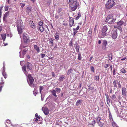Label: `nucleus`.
<instances>
[{
    "instance_id": "nucleus-1",
    "label": "nucleus",
    "mask_w": 127,
    "mask_h": 127,
    "mask_svg": "<svg viewBox=\"0 0 127 127\" xmlns=\"http://www.w3.org/2000/svg\"><path fill=\"white\" fill-rule=\"evenodd\" d=\"M32 66L31 63L27 62L26 65H25L22 67L23 71L27 77L28 74V72L29 70H32Z\"/></svg>"
},
{
    "instance_id": "nucleus-2",
    "label": "nucleus",
    "mask_w": 127,
    "mask_h": 127,
    "mask_svg": "<svg viewBox=\"0 0 127 127\" xmlns=\"http://www.w3.org/2000/svg\"><path fill=\"white\" fill-rule=\"evenodd\" d=\"M77 0H68L70 8L72 11L75 10L79 4L77 2Z\"/></svg>"
},
{
    "instance_id": "nucleus-3",
    "label": "nucleus",
    "mask_w": 127,
    "mask_h": 127,
    "mask_svg": "<svg viewBox=\"0 0 127 127\" xmlns=\"http://www.w3.org/2000/svg\"><path fill=\"white\" fill-rule=\"evenodd\" d=\"M22 48H25V49H24L23 51H21L19 52V56L21 58L24 57V56L26 54V52L28 50V48L27 46H24L22 44H21L20 46V49H21Z\"/></svg>"
},
{
    "instance_id": "nucleus-4",
    "label": "nucleus",
    "mask_w": 127,
    "mask_h": 127,
    "mask_svg": "<svg viewBox=\"0 0 127 127\" xmlns=\"http://www.w3.org/2000/svg\"><path fill=\"white\" fill-rule=\"evenodd\" d=\"M113 15L110 14L107 16L105 22L108 24H112L114 23L116 20L115 17L114 18Z\"/></svg>"
},
{
    "instance_id": "nucleus-5",
    "label": "nucleus",
    "mask_w": 127,
    "mask_h": 127,
    "mask_svg": "<svg viewBox=\"0 0 127 127\" xmlns=\"http://www.w3.org/2000/svg\"><path fill=\"white\" fill-rule=\"evenodd\" d=\"M28 77L29 80L27 79V80L29 84L32 87L34 88L35 85L33 83L34 81V79L31 74H28Z\"/></svg>"
},
{
    "instance_id": "nucleus-6",
    "label": "nucleus",
    "mask_w": 127,
    "mask_h": 127,
    "mask_svg": "<svg viewBox=\"0 0 127 127\" xmlns=\"http://www.w3.org/2000/svg\"><path fill=\"white\" fill-rule=\"evenodd\" d=\"M115 4L113 0H108L107 2L105 4L106 8L108 9H110Z\"/></svg>"
},
{
    "instance_id": "nucleus-7",
    "label": "nucleus",
    "mask_w": 127,
    "mask_h": 127,
    "mask_svg": "<svg viewBox=\"0 0 127 127\" xmlns=\"http://www.w3.org/2000/svg\"><path fill=\"white\" fill-rule=\"evenodd\" d=\"M108 30L107 26H104L101 29V34L102 36H105L108 35L109 33L107 32Z\"/></svg>"
},
{
    "instance_id": "nucleus-8",
    "label": "nucleus",
    "mask_w": 127,
    "mask_h": 127,
    "mask_svg": "<svg viewBox=\"0 0 127 127\" xmlns=\"http://www.w3.org/2000/svg\"><path fill=\"white\" fill-rule=\"evenodd\" d=\"M96 121L98 125L100 127H102L104 125V121L103 119H102L100 117H98Z\"/></svg>"
},
{
    "instance_id": "nucleus-9",
    "label": "nucleus",
    "mask_w": 127,
    "mask_h": 127,
    "mask_svg": "<svg viewBox=\"0 0 127 127\" xmlns=\"http://www.w3.org/2000/svg\"><path fill=\"white\" fill-rule=\"evenodd\" d=\"M113 86L115 88H117V85L118 86L119 88H121V85L120 83V81H118L117 80H115L113 82Z\"/></svg>"
},
{
    "instance_id": "nucleus-10",
    "label": "nucleus",
    "mask_w": 127,
    "mask_h": 127,
    "mask_svg": "<svg viewBox=\"0 0 127 127\" xmlns=\"http://www.w3.org/2000/svg\"><path fill=\"white\" fill-rule=\"evenodd\" d=\"M117 30V29H114L112 31L111 36L112 38L114 39L116 38L118 35Z\"/></svg>"
},
{
    "instance_id": "nucleus-11",
    "label": "nucleus",
    "mask_w": 127,
    "mask_h": 127,
    "mask_svg": "<svg viewBox=\"0 0 127 127\" xmlns=\"http://www.w3.org/2000/svg\"><path fill=\"white\" fill-rule=\"evenodd\" d=\"M127 90L125 87H123L122 89V96L124 98H125L127 96Z\"/></svg>"
},
{
    "instance_id": "nucleus-12",
    "label": "nucleus",
    "mask_w": 127,
    "mask_h": 127,
    "mask_svg": "<svg viewBox=\"0 0 127 127\" xmlns=\"http://www.w3.org/2000/svg\"><path fill=\"white\" fill-rule=\"evenodd\" d=\"M23 38L25 43H27L29 41V37L27 34H23Z\"/></svg>"
},
{
    "instance_id": "nucleus-13",
    "label": "nucleus",
    "mask_w": 127,
    "mask_h": 127,
    "mask_svg": "<svg viewBox=\"0 0 127 127\" xmlns=\"http://www.w3.org/2000/svg\"><path fill=\"white\" fill-rule=\"evenodd\" d=\"M42 110L45 115H47L49 113V111L47 108L43 107L42 108Z\"/></svg>"
},
{
    "instance_id": "nucleus-14",
    "label": "nucleus",
    "mask_w": 127,
    "mask_h": 127,
    "mask_svg": "<svg viewBox=\"0 0 127 127\" xmlns=\"http://www.w3.org/2000/svg\"><path fill=\"white\" fill-rule=\"evenodd\" d=\"M107 43V41L106 40H104L102 42V48L103 49L105 50L106 48V46Z\"/></svg>"
},
{
    "instance_id": "nucleus-15",
    "label": "nucleus",
    "mask_w": 127,
    "mask_h": 127,
    "mask_svg": "<svg viewBox=\"0 0 127 127\" xmlns=\"http://www.w3.org/2000/svg\"><path fill=\"white\" fill-rule=\"evenodd\" d=\"M74 23L73 19L70 17H69V24L70 27H71L73 25Z\"/></svg>"
},
{
    "instance_id": "nucleus-16",
    "label": "nucleus",
    "mask_w": 127,
    "mask_h": 127,
    "mask_svg": "<svg viewBox=\"0 0 127 127\" xmlns=\"http://www.w3.org/2000/svg\"><path fill=\"white\" fill-rule=\"evenodd\" d=\"M106 98V101L108 105L110 106V100L108 95H105Z\"/></svg>"
},
{
    "instance_id": "nucleus-17",
    "label": "nucleus",
    "mask_w": 127,
    "mask_h": 127,
    "mask_svg": "<svg viewBox=\"0 0 127 127\" xmlns=\"http://www.w3.org/2000/svg\"><path fill=\"white\" fill-rule=\"evenodd\" d=\"M17 29L18 32L19 34L21 33L22 32V27L20 26L19 25H17Z\"/></svg>"
},
{
    "instance_id": "nucleus-18",
    "label": "nucleus",
    "mask_w": 127,
    "mask_h": 127,
    "mask_svg": "<svg viewBox=\"0 0 127 127\" xmlns=\"http://www.w3.org/2000/svg\"><path fill=\"white\" fill-rule=\"evenodd\" d=\"M34 49L36 50V51L38 53H39L40 52V49L39 48V47H38L37 45H35L34 46Z\"/></svg>"
},
{
    "instance_id": "nucleus-19",
    "label": "nucleus",
    "mask_w": 127,
    "mask_h": 127,
    "mask_svg": "<svg viewBox=\"0 0 127 127\" xmlns=\"http://www.w3.org/2000/svg\"><path fill=\"white\" fill-rule=\"evenodd\" d=\"M32 9V7H28L26 9V11L28 13H29L30 12H31Z\"/></svg>"
},
{
    "instance_id": "nucleus-20",
    "label": "nucleus",
    "mask_w": 127,
    "mask_h": 127,
    "mask_svg": "<svg viewBox=\"0 0 127 127\" xmlns=\"http://www.w3.org/2000/svg\"><path fill=\"white\" fill-rule=\"evenodd\" d=\"M92 29L91 28L89 29V30L88 34V36L89 37H90V38L92 37Z\"/></svg>"
},
{
    "instance_id": "nucleus-21",
    "label": "nucleus",
    "mask_w": 127,
    "mask_h": 127,
    "mask_svg": "<svg viewBox=\"0 0 127 127\" xmlns=\"http://www.w3.org/2000/svg\"><path fill=\"white\" fill-rule=\"evenodd\" d=\"M29 23L30 24V26L33 29H34L35 28V26L33 23L32 21H30Z\"/></svg>"
},
{
    "instance_id": "nucleus-22",
    "label": "nucleus",
    "mask_w": 127,
    "mask_h": 127,
    "mask_svg": "<svg viewBox=\"0 0 127 127\" xmlns=\"http://www.w3.org/2000/svg\"><path fill=\"white\" fill-rule=\"evenodd\" d=\"M91 85L89 84L87 85V86L88 87V89L91 90H93L94 89V88L93 87H91Z\"/></svg>"
},
{
    "instance_id": "nucleus-23",
    "label": "nucleus",
    "mask_w": 127,
    "mask_h": 127,
    "mask_svg": "<svg viewBox=\"0 0 127 127\" xmlns=\"http://www.w3.org/2000/svg\"><path fill=\"white\" fill-rule=\"evenodd\" d=\"M64 77L65 76L64 75H62L59 78V80L60 81H63L64 79Z\"/></svg>"
},
{
    "instance_id": "nucleus-24",
    "label": "nucleus",
    "mask_w": 127,
    "mask_h": 127,
    "mask_svg": "<svg viewBox=\"0 0 127 127\" xmlns=\"http://www.w3.org/2000/svg\"><path fill=\"white\" fill-rule=\"evenodd\" d=\"M73 70L72 68H70L67 71V74L68 75H70V74L73 73Z\"/></svg>"
},
{
    "instance_id": "nucleus-25",
    "label": "nucleus",
    "mask_w": 127,
    "mask_h": 127,
    "mask_svg": "<svg viewBox=\"0 0 127 127\" xmlns=\"http://www.w3.org/2000/svg\"><path fill=\"white\" fill-rule=\"evenodd\" d=\"M56 90H54L51 91L52 94L54 96L56 97L57 95L56 94Z\"/></svg>"
},
{
    "instance_id": "nucleus-26",
    "label": "nucleus",
    "mask_w": 127,
    "mask_h": 127,
    "mask_svg": "<svg viewBox=\"0 0 127 127\" xmlns=\"http://www.w3.org/2000/svg\"><path fill=\"white\" fill-rule=\"evenodd\" d=\"M38 29H39L41 32H43L44 30V28L42 26H39L38 28Z\"/></svg>"
},
{
    "instance_id": "nucleus-27",
    "label": "nucleus",
    "mask_w": 127,
    "mask_h": 127,
    "mask_svg": "<svg viewBox=\"0 0 127 127\" xmlns=\"http://www.w3.org/2000/svg\"><path fill=\"white\" fill-rule=\"evenodd\" d=\"M82 101V100H78L76 102V105L77 106H78L80 104L81 102V101Z\"/></svg>"
},
{
    "instance_id": "nucleus-28",
    "label": "nucleus",
    "mask_w": 127,
    "mask_h": 127,
    "mask_svg": "<svg viewBox=\"0 0 127 127\" xmlns=\"http://www.w3.org/2000/svg\"><path fill=\"white\" fill-rule=\"evenodd\" d=\"M124 23V22L123 21L121 20L117 22V24L119 26H121Z\"/></svg>"
},
{
    "instance_id": "nucleus-29",
    "label": "nucleus",
    "mask_w": 127,
    "mask_h": 127,
    "mask_svg": "<svg viewBox=\"0 0 127 127\" xmlns=\"http://www.w3.org/2000/svg\"><path fill=\"white\" fill-rule=\"evenodd\" d=\"M1 36L2 37V38L3 40V41H5V39L6 38V35L5 34H1Z\"/></svg>"
},
{
    "instance_id": "nucleus-30",
    "label": "nucleus",
    "mask_w": 127,
    "mask_h": 127,
    "mask_svg": "<svg viewBox=\"0 0 127 127\" xmlns=\"http://www.w3.org/2000/svg\"><path fill=\"white\" fill-rule=\"evenodd\" d=\"M112 126L113 127H118L117 124L113 121L112 124Z\"/></svg>"
},
{
    "instance_id": "nucleus-31",
    "label": "nucleus",
    "mask_w": 127,
    "mask_h": 127,
    "mask_svg": "<svg viewBox=\"0 0 127 127\" xmlns=\"http://www.w3.org/2000/svg\"><path fill=\"white\" fill-rule=\"evenodd\" d=\"M55 35V38L57 40H58L59 39V36L58 35V34L57 33H56Z\"/></svg>"
},
{
    "instance_id": "nucleus-32",
    "label": "nucleus",
    "mask_w": 127,
    "mask_h": 127,
    "mask_svg": "<svg viewBox=\"0 0 127 127\" xmlns=\"http://www.w3.org/2000/svg\"><path fill=\"white\" fill-rule=\"evenodd\" d=\"M33 94L35 96H36V95L37 93V90L36 89H34V90L33 91Z\"/></svg>"
},
{
    "instance_id": "nucleus-33",
    "label": "nucleus",
    "mask_w": 127,
    "mask_h": 127,
    "mask_svg": "<svg viewBox=\"0 0 127 127\" xmlns=\"http://www.w3.org/2000/svg\"><path fill=\"white\" fill-rule=\"evenodd\" d=\"M75 48L76 49V51L77 52H79V48H80V46H79V45L76 46H74Z\"/></svg>"
},
{
    "instance_id": "nucleus-34",
    "label": "nucleus",
    "mask_w": 127,
    "mask_h": 127,
    "mask_svg": "<svg viewBox=\"0 0 127 127\" xmlns=\"http://www.w3.org/2000/svg\"><path fill=\"white\" fill-rule=\"evenodd\" d=\"M78 60H81L82 58L81 57V54L80 53H78Z\"/></svg>"
},
{
    "instance_id": "nucleus-35",
    "label": "nucleus",
    "mask_w": 127,
    "mask_h": 127,
    "mask_svg": "<svg viewBox=\"0 0 127 127\" xmlns=\"http://www.w3.org/2000/svg\"><path fill=\"white\" fill-rule=\"evenodd\" d=\"M9 15V13L8 12H6L4 14V17H3V19H4L5 18L7 17Z\"/></svg>"
},
{
    "instance_id": "nucleus-36",
    "label": "nucleus",
    "mask_w": 127,
    "mask_h": 127,
    "mask_svg": "<svg viewBox=\"0 0 127 127\" xmlns=\"http://www.w3.org/2000/svg\"><path fill=\"white\" fill-rule=\"evenodd\" d=\"M81 16V14H80L79 12L78 16L76 17L75 19L76 20L78 19Z\"/></svg>"
},
{
    "instance_id": "nucleus-37",
    "label": "nucleus",
    "mask_w": 127,
    "mask_h": 127,
    "mask_svg": "<svg viewBox=\"0 0 127 127\" xmlns=\"http://www.w3.org/2000/svg\"><path fill=\"white\" fill-rule=\"evenodd\" d=\"M69 45L70 46H73V44L72 43V39L69 43Z\"/></svg>"
},
{
    "instance_id": "nucleus-38",
    "label": "nucleus",
    "mask_w": 127,
    "mask_h": 127,
    "mask_svg": "<svg viewBox=\"0 0 127 127\" xmlns=\"http://www.w3.org/2000/svg\"><path fill=\"white\" fill-rule=\"evenodd\" d=\"M121 71L123 73H125L126 72V71L124 68H122L121 70Z\"/></svg>"
},
{
    "instance_id": "nucleus-39",
    "label": "nucleus",
    "mask_w": 127,
    "mask_h": 127,
    "mask_svg": "<svg viewBox=\"0 0 127 127\" xmlns=\"http://www.w3.org/2000/svg\"><path fill=\"white\" fill-rule=\"evenodd\" d=\"M51 0H48L47 1L46 4L48 6H50V5Z\"/></svg>"
},
{
    "instance_id": "nucleus-40",
    "label": "nucleus",
    "mask_w": 127,
    "mask_h": 127,
    "mask_svg": "<svg viewBox=\"0 0 127 127\" xmlns=\"http://www.w3.org/2000/svg\"><path fill=\"white\" fill-rule=\"evenodd\" d=\"M114 28H117L119 29L120 30H122V29L121 27H120V26H115Z\"/></svg>"
},
{
    "instance_id": "nucleus-41",
    "label": "nucleus",
    "mask_w": 127,
    "mask_h": 127,
    "mask_svg": "<svg viewBox=\"0 0 127 127\" xmlns=\"http://www.w3.org/2000/svg\"><path fill=\"white\" fill-rule=\"evenodd\" d=\"M43 89V87L42 86H40L39 87V91H40V94L41 93V91Z\"/></svg>"
},
{
    "instance_id": "nucleus-42",
    "label": "nucleus",
    "mask_w": 127,
    "mask_h": 127,
    "mask_svg": "<svg viewBox=\"0 0 127 127\" xmlns=\"http://www.w3.org/2000/svg\"><path fill=\"white\" fill-rule=\"evenodd\" d=\"M99 79V76H98L96 75L94 77V79L96 80H98Z\"/></svg>"
},
{
    "instance_id": "nucleus-43",
    "label": "nucleus",
    "mask_w": 127,
    "mask_h": 127,
    "mask_svg": "<svg viewBox=\"0 0 127 127\" xmlns=\"http://www.w3.org/2000/svg\"><path fill=\"white\" fill-rule=\"evenodd\" d=\"M5 72V67H4V64H3V69L2 70V74H3V73H4Z\"/></svg>"
},
{
    "instance_id": "nucleus-44",
    "label": "nucleus",
    "mask_w": 127,
    "mask_h": 127,
    "mask_svg": "<svg viewBox=\"0 0 127 127\" xmlns=\"http://www.w3.org/2000/svg\"><path fill=\"white\" fill-rule=\"evenodd\" d=\"M91 69V71L92 72H94L95 71V68L93 66H92L90 67Z\"/></svg>"
},
{
    "instance_id": "nucleus-45",
    "label": "nucleus",
    "mask_w": 127,
    "mask_h": 127,
    "mask_svg": "<svg viewBox=\"0 0 127 127\" xmlns=\"http://www.w3.org/2000/svg\"><path fill=\"white\" fill-rule=\"evenodd\" d=\"M50 42L51 43L52 45H53V39L52 38H50Z\"/></svg>"
},
{
    "instance_id": "nucleus-46",
    "label": "nucleus",
    "mask_w": 127,
    "mask_h": 127,
    "mask_svg": "<svg viewBox=\"0 0 127 127\" xmlns=\"http://www.w3.org/2000/svg\"><path fill=\"white\" fill-rule=\"evenodd\" d=\"M97 25H96L94 29V32H96V31L97 29Z\"/></svg>"
},
{
    "instance_id": "nucleus-47",
    "label": "nucleus",
    "mask_w": 127,
    "mask_h": 127,
    "mask_svg": "<svg viewBox=\"0 0 127 127\" xmlns=\"http://www.w3.org/2000/svg\"><path fill=\"white\" fill-rule=\"evenodd\" d=\"M116 98V97L114 95H113L112 97V99H113V100H115Z\"/></svg>"
},
{
    "instance_id": "nucleus-48",
    "label": "nucleus",
    "mask_w": 127,
    "mask_h": 127,
    "mask_svg": "<svg viewBox=\"0 0 127 127\" xmlns=\"http://www.w3.org/2000/svg\"><path fill=\"white\" fill-rule=\"evenodd\" d=\"M38 25L39 26H42L43 25V22L42 21H41L39 22V23L38 24Z\"/></svg>"
},
{
    "instance_id": "nucleus-49",
    "label": "nucleus",
    "mask_w": 127,
    "mask_h": 127,
    "mask_svg": "<svg viewBox=\"0 0 127 127\" xmlns=\"http://www.w3.org/2000/svg\"><path fill=\"white\" fill-rule=\"evenodd\" d=\"M62 10V9L61 8H60L58 9L57 11V13L58 14L60 13V12Z\"/></svg>"
},
{
    "instance_id": "nucleus-50",
    "label": "nucleus",
    "mask_w": 127,
    "mask_h": 127,
    "mask_svg": "<svg viewBox=\"0 0 127 127\" xmlns=\"http://www.w3.org/2000/svg\"><path fill=\"white\" fill-rule=\"evenodd\" d=\"M95 120H94L93 121H92V124L93 125V126H94L95 124Z\"/></svg>"
},
{
    "instance_id": "nucleus-51",
    "label": "nucleus",
    "mask_w": 127,
    "mask_h": 127,
    "mask_svg": "<svg viewBox=\"0 0 127 127\" xmlns=\"http://www.w3.org/2000/svg\"><path fill=\"white\" fill-rule=\"evenodd\" d=\"M56 92H57L58 93H59L61 91V89L60 88H56Z\"/></svg>"
},
{
    "instance_id": "nucleus-52",
    "label": "nucleus",
    "mask_w": 127,
    "mask_h": 127,
    "mask_svg": "<svg viewBox=\"0 0 127 127\" xmlns=\"http://www.w3.org/2000/svg\"><path fill=\"white\" fill-rule=\"evenodd\" d=\"M108 58L109 59V60H111L112 59V57L111 56V55H108Z\"/></svg>"
},
{
    "instance_id": "nucleus-53",
    "label": "nucleus",
    "mask_w": 127,
    "mask_h": 127,
    "mask_svg": "<svg viewBox=\"0 0 127 127\" xmlns=\"http://www.w3.org/2000/svg\"><path fill=\"white\" fill-rule=\"evenodd\" d=\"M109 66V64H105L104 66V67L105 68H107Z\"/></svg>"
},
{
    "instance_id": "nucleus-54",
    "label": "nucleus",
    "mask_w": 127,
    "mask_h": 127,
    "mask_svg": "<svg viewBox=\"0 0 127 127\" xmlns=\"http://www.w3.org/2000/svg\"><path fill=\"white\" fill-rule=\"evenodd\" d=\"M44 95H43L42 94H41V98L42 101H43L44 100Z\"/></svg>"
},
{
    "instance_id": "nucleus-55",
    "label": "nucleus",
    "mask_w": 127,
    "mask_h": 127,
    "mask_svg": "<svg viewBox=\"0 0 127 127\" xmlns=\"http://www.w3.org/2000/svg\"><path fill=\"white\" fill-rule=\"evenodd\" d=\"M2 75H3V76H4V78L5 79H6L7 78V75L6 74V73L5 72L3 73V74H2Z\"/></svg>"
},
{
    "instance_id": "nucleus-56",
    "label": "nucleus",
    "mask_w": 127,
    "mask_h": 127,
    "mask_svg": "<svg viewBox=\"0 0 127 127\" xmlns=\"http://www.w3.org/2000/svg\"><path fill=\"white\" fill-rule=\"evenodd\" d=\"M5 10V11H7L8 9V7L7 6H5L4 7Z\"/></svg>"
},
{
    "instance_id": "nucleus-57",
    "label": "nucleus",
    "mask_w": 127,
    "mask_h": 127,
    "mask_svg": "<svg viewBox=\"0 0 127 127\" xmlns=\"http://www.w3.org/2000/svg\"><path fill=\"white\" fill-rule=\"evenodd\" d=\"M45 54H41V57L42 58H43L45 56Z\"/></svg>"
},
{
    "instance_id": "nucleus-58",
    "label": "nucleus",
    "mask_w": 127,
    "mask_h": 127,
    "mask_svg": "<svg viewBox=\"0 0 127 127\" xmlns=\"http://www.w3.org/2000/svg\"><path fill=\"white\" fill-rule=\"evenodd\" d=\"M115 69H114L113 71V75H115Z\"/></svg>"
},
{
    "instance_id": "nucleus-59",
    "label": "nucleus",
    "mask_w": 127,
    "mask_h": 127,
    "mask_svg": "<svg viewBox=\"0 0 127 127\" xmlns=\"http://www.w3.org/2000/svg\"><path fill=\"white\" fill-rule=\"evenodd\" d=\"M20 5H21V7L22 8H23L25 6V4H24V3H20Z\"/></svg>"
},
{
    "instance_id": "nucleus-60",
    "label": "nucleus",
    "mask_w": 127,
    "mask_h": 127,
    "mask_svg": "<svg viewBox=\"0 0 127 127\" xmlns=\"http://www.w3.org/2000/svg\"><path fill=\"white\" fill-rule=\"evenodd\" d=\"M109 117H110V119H112V120L113 121V119L112 115L111 114H110V115H109Z\"/></svg>"
},
{
    "instance_id": "nucleus-61",
    "label": "nucleus",
    "mask_w": 127,
    "mask_h": 127,
    "mask_svg": "<svg viewBox=\"0 0 127 127\" xmlns=\"http://www.w3.org/2000/svg\"><path fill=\"white\" fill-rule=\"evenodd\" d=\"M77 32V31L76 30V31H75L74 32H73V36H74L75 34H76V33Z\"/></svg>"
},
{
    "instance_id": "nucleus-62",
    "label": "nucleus",
    "mask_w": 127,
    "mask_h": 127,
    "mask_svg": "<svg viewBox=\"0 0 127 127\" xmlns=\"http://www.w3.org/2000/svg\"><path fill=\"white\" fill-rule=\"evenodd\" d=\"M33 121H34V122H36V121H38V119L37 118H34L33 120Z\"/></svg>"
},
{
    "instance_id": "nucleus-63",
    "label": "nucleus",
    "mask_w": 127,
    "mask_h": 127,
    "mask_svg": "<svg viewBox=\"0 0 127 127\" xmlns=\"http://www.w3.org/2000/svg\"><path fill=\"white\" fill-rule=\"evenodd\" d=\"M52 75L53 77H55V74L53 72H52Z\"/></svg>"
},
{
    "instance_id": "nucleus-64",
    "label": "nucleus",
    "mask_w": 127,
    "mask_h": 127,
    "mask_svg": "<svg viewBox=\"0 0 127 127\" xmlns=\"http://www.w3.org/2000/svg\"><path fill=\"white\" fill-rule=\"evenodd\" d=\"M80 27L79 26H78L77 28L75 29L77 31L79 29Z\"/></svg>"
}]
</instances>
